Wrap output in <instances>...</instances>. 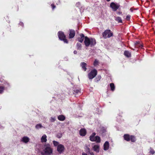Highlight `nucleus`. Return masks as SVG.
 I'll return each instance as SVG.
<instances>
[{
    "instance_id": "nucleus-25",
    "label": "nucleus",
    "mask_w": 155,
    "mask_h": 155,
    "mask_svg": "<svg viewBox=\"0 0 155 155\" xmlns=\"http://www.w3.org/2000/svg\"><path fill=\"white\" fill-rule=\"evenodd\" d=\"M110 86L111 88V90L112 91H114L115 89V86L114 84L113 83H111L110 84Z\"/></svg>"
},
{
    "instance_id": "nucleus-1",
    "label": "nucleus",
    "mask_w": 155,
    "mask_h": 155,
    "mask_svg": "<svg viewBox=\"0 0 155 155\" xmlns=\"http://www.w3.org/2000/svg\"><path fill=\"white\" fill-rule=\"evenodd\" d=\"M53 152V149L51 148L50 144H46L44 146L43 151L41 152L42 155H50Z\"/></svg>"
},
{
    "instance_id": "nucleus-26",
    "label": "nucleus",
    "mask_w": 155,
    "mask_h": 155,
    "mask_svg": "<svg viewBox=\"0 0 155 155\" xmlns=\"http://www.w3.org/2000/svg\"><path fill=\"white\" fill-rule=\"evenodd\" d=\"M135 46L137 47H142V45L140 43V42L139 41L135 43Z\"/></svg>"
},
{
    "instance_id": "nucleus-5",
    "label": "nucleus",
    "mask_w": 155,
    "mask_h": 155,
    "mask_svg": "<svg viewBox=\"0 0 155 155\" xmlns=\"http://www.w3.org/2000/svg\"><path fill=\"white\" fill-rule=\"evenodd\" d=\"M97 74V71L96 70L94 69L92 70L88 74V77L90 79H92L94 78Z\"/></svg>"
},
{
    "instance_id": "nucleus-17",
    "label": "nucleus",
    "mask_w": 155,
    "mask_h": 155,
    "mask_svg": "<svg viewBox=\"0 0 155 155\" xmlns=\"http://www.w3.org/2000/svg\"><path fill=\"white\" fill-rule=\"evenodd\" d=\"M124 138L125 140L127 141H129L130 140V137L128 134H125L124 135Z\"/></svg>"
},
{
    "instance_id": "nucleus-14",
    "label": "nucleus",
    "mask_w": 155,
    "mask_h": 155,
    "mask_svg": "<svg viewBox=\"0 0 155 155\" xmlns=\"http://www.w3.org/2000/svg\"><path fill=\"white\" fill-rule=\"evenodd\" d=\"M94 140L92 141H95L97 143H99L101 142L100 137L98 136H96L94 139Z\"/></svg>"
},
{
    "instance_id": "nucleus-35",
    "label": "nucleus",
    "mask_w": 155,
    "mask_h": 155,
    "mask_svg": "<svg viewBox=\"0 0 155 155\" xmlns=\"http://www.w3.org/2000/svg\"><path fill=\"white\" fill-rule=\"evenodd\" d=\"M130 15H128L126 18V19L128 21L129 20L130 18Z\"/></svg>"
},
{
    "instance_id": "nucleus-27",
    "label": "nucleus",
    "mask_w": 155,
    "mask_h": 155,
    "mask_svg": "<svg viewBox=\"0 0 155 155\" xmlns=\"http://www.w3.org/2000/svg\"><path fill=\"white\" fill-rule=\"evenodd\" d=\"M130 140L132 142H134L136 141V138L134 136H130Z\"/></svg>"
},
{
    "instance_id": "nucleus-42",
    "label": "nucleus",
    "mask_w": 155,
    "mask_h": 155,
    "mask_svg": "<svg viewBox=\"0 0 155 155\" xmlns=\"http://www.w3.org/2000/svg\"><path fill=\"white\" fill-rule=\"evenodd\" d=\"M82 155H87V154L84 153H83Z\"/></svg>"
},
{
    "instance_id": "nucleus-9",
    "label": "nucleus",
    "mask_w": 155,
    "mask_h": 155,
    "mask_svg": "<svg viewBox=\"0 0 155 155\" xmlns=\"http://www.w3.org/2000/svg\"><path fill=\"white\" fill-rule=\"evenodd\" d=\"M92 148L94 151L98 153L100 150V145L98 144H95L92 147Z\"/></svg>"
},
{
    "instance_id": "nucleus-29",
    "label": "nucleus",
    "mask_w": 155,
    "mask_h": 155,
    "mask_svg": "<svg viewBox=\"0 0 155 155\" xmlns=\"http://www.w3.org/2000/svg\"><path fill=\"white\" fill-rule=\"evenodd\" d=\"M77 49L78 50H81V44L79 43H77Z\"/></svg>"
},
{
    "instance_id": "nucleus-22",
    "label": "nucleus",
    "mask_w": 155,
    "mask_h": 155,
    "mask_svg": "<svg viewBox=\"0 0 155 155\" xmlns=\"http://www.w3.org/2000/svg\"><path fill=\"white\" fill-rule=\"evenodd\" d=\"M106 132V129L104 127H103L101 128L100 133L104 135Z\"/></svg>"
},
{
    "instance_id": "nucleus-39",
    "label": "nucleus",
    "mask_w": 155,
    "mask_h": 155,
    "mask_svg": "<svg viewBox=\"0 0 155 155\" xmlns=\"http://www.w3.org/2000/svg\"><path fill=\"white\" fill-rule=\"evenodd\" d=\"M90 154L91 155H94V154L93 152H91L90 153Z\"/></svg>"
},
{
    "instance_id": "nucleus-8",
    "label": "nucleus",
    "mask_w": 155,
    "mask_h": 155,
    "mask_svg": "<svg viewBox=\"0 0 155 155\" xmlns=\"http://www.w3.org/2000/svg\"><path fill=\"white\" fill-rule=\"evenodd\" d=\"M30 140L29 138L27 136H24L22 137L21 140V141L25 143H27Z\"/></svg>"
},
{
    "instance_id": "nucleus-19",
    "label": "nucleus",
    "mask_w": 155,
    "mask_h": 155,
    "mask_svg": "<svg viewBox=\"0 0 155 155\" xmlns=\"http://www.w3.org/2000/svg\"><path fill=\"white\" fill-rule=\"evenodd\" d=\"M96 133H93L92 134L90 137V140L91 141L94 140V138Z\"/></svg>"
},
{
    "instance_id": "nucleus-43",
    "label": "nucleus",
    "mask_w": 155,
    "mask_h": 155,
    "mask_svg": "<svg viewBox=\"0 0 155 155\" xmlns=\"http://www.w3.org/2000/svg\"><path fill=\"white\" fill-rule=\"evenodd\" d=\"M98 77L100 79L101 78V76H98Z\"/></svg>"
},
{
    "instance_id": "nucleus-13",
    "label": "nucleus",
    "mask_w": 155,
    "mask_h": 155,
    "mask_svg": "<svg viewBox=\"0 0 155 155\" xmlns=\"http://www.w3.org/2000/svg\"><path fill=\"white\" fill-rule=\"evenodd\" d=\"M75 31L73 30H70L69 34V38H73L75 36Z\"/></svg>"
},
{
    "instance_id": "nucleus-18",
    "label": "nucleus",
    "mask_w": 155,
    "mask_h": 155,
    "mask_svg": "<svg viewBox=\"0 0 155 155\" xmlns=\"http://www.w3.org/2000/svg\"><path fill=\"white\" fill-rule=\"evenodd\" d=\"M124 54L127 57H129L131 56L130 53L128 51H125L124 52Z\"/></svg>"
},
{
    "instance_id": "nucleus-4",
    "label": "nucleus",
    "mask_w": 155,
    "mask_h": 155,
    "mask_svg": "<svg viewBox=\"0 0 155 155\" xmlns=\"http://www.w3.org/2000/svg\"><path fill=\"white\" fill-rule=\"evenodd\" d=\"M58 35L59 39L63 41L64 43H67V40L65 38V36L64 33L61 31H59L58 33Z\"/></svg>"
},
{
    "instance_id": "nucleus-46",
    "label": "nucleus",
    "mask_w": 155,
    "mask_h": 155,
    "mask_svg": "<svg viewBox=\"0 0 155 155\" xmlns=\"http://www.w3.org/2000/svg\"><path fill=\"white\" fill-rule=\"evenodd\" d=\"M4 155H5V154H4Z\"/></svg>"
},
{
    "instance_id": "nucleus-44",
    "label": "nucleus",
    "mask_w": 155,
    "mask_h": 155,
    "mask_svg": "<svg viewBox=\"0 0 155 155\" xmlns=\"http://www.w3.org/2000/svg\"><path fill=\"white\" fill-rule=\"evenodd\" d=\"M107 1V2H109L110 1V0H106Z\"/></svg>"
},
{
    "instance_id": "nucleus-40",
    "label": "nucleus",
    "mask_w": 155,
    "mask_h": 155,
    "mask_svg": "<svg viewBox=\"0 0 155 155\" xmlns=\"http://www.w3.org/2000/svg\"><path fill=\"white\" fill-rule=\"evenodd\" d=\"M121 12H117V14L119 15H120V14H121Z\"/></svg>"
},
{
    "instance_id": "nucleus-30",
    "label": "nucleus",
    "mask_w": 155,
    "mask_h": 155,
    "mask_svg": "<svg viewBox=\"0 0 155 155\" xmlns=\"http://www.w3.org/2000/svg\"><path fill=\"white\" fill-rule=\"evenodd\" d=\"M53 144L54 146L55 147L58 146V145H59V143L56 141H55V140H54L53 141Z\"/></svg>"
},
{
    "instance_id": "nucleus-24",
    "label": "nucleus",
    "mask_w": 155,
    "mask_h": 155,
    "mask_svg": "<svg viewBox=\"0 0 155 155\" xmlns=\"http://www.w3.org/2000/svg\"><path fill=\"white\" fill-rule=\"evenodd\" d=\"M35 127L36 129H38L42 128L43 126L41 124H38L35 126Z\"/></svg>"
},
{
    "instance_id": "nucleus-38",
    "label": "nucleus",
    "mask_w": 155,
    "mask_h": 155,
    "mask_svg": "<svg viewBox=\"0 0 155 155\" xmlns=\"http://www.w3.org/2000/svg\"><path fill=\"white\" fill-rule=\"evenodd\" d=\"M19 24L22 26H23V23L22 22H20L19 23Z\"/></svg>"
},
{
    "instance_id": "nucleus-34",
    "label": "nucleus",
    "mask_w": 155,
    "mask_h": 155,
    "mask_svg": "<svg viewBox=\"0 0 155 155\" xmlns=\"http://www.w3.org/2000/svg\"><path fill=\"white\" fill-rule=\"evenodd\" d=\"M81 4L80 2H78L76 4V7L79 8L81 6Z\"/></svg>"
},
{
    "instance_id": "nucleus-3",
    "label": "nucleus",
    "mask_w": 155,
    "mask_h": 155,
    "mask_svg": "<svg viewBox=\"0 0 155 155\" xmlns=\"http://www.w3.org/2000/svg\"><path fill=\"white\" fill-rule=\"evenodd\" d=\"M103 37L104 38H109L113 35V33L110 30L107 29L102 34Z\"/></svg>"
},
{
    "instance_id": "nucleus-31",
    "label": "nucleus",
    "mask_w": 155,
    "mask_h": 155,
    "mask_svg": "<svg viewBox=\"0 0 155 155\" xmlns=\"http://www.w3.org/2000/svg\"><path fill=\"white\" fill-rule=\"evenodd\" d=\"M62 136V134L61 133H58L56 135V137L59 138H61Z\"/></svg>"
},
{
    "instance_id": "nucleus-33",
    "label": "nucleus",
    "mask_w": 155,
    "mask_h": 155,
    "mask_svg": "<svg viewBox=\"0 0 155 155\" xmlns=\"http://www.w3.org/2000/svg\"><path fill=\"white\" fill-rule=\"evenodd\" d=\"M150 153H151L152 154H153L155 153V151L153 149H152L150 148Z\"/></svg>"
},
{
    "instance_id": "nucleus-41",
    "label": "nucleus",
    "mask_w": 155,
    "mask_h": 155,
    "mask_svg": "<svg viewBox=\"0 0 155 155\" xmlns=\"http://www.w3.org/2000/svg\"><path fill=\"white\" fill-rule=\"evenodd\" d=\"M74 53L75 54H76L77 53V51H74Z\"/></svg>"
},
{
    "instance_id": "nucleus-45",
    "label": "nucleus",
    "mask_w": 155,
    "mask_h": 155,
    "mask_svg": "<svg viewBox=\"0 0 155 155\" xmlns=\"http://www.w3.org/2000/svg\"><path fill=\"white\" fill-rule=\"evenodd\" d=\"M88 149L89 150V148H88Z\"/></svg>"
},
{
    "instance_id": "nucleus-37",
    "label": "nucleus",
    "mask_w": 155,
    "mask_h": 155,
    "mask_svg": "<svg viewBox=\"0 0 155 155\" xmlns=\"http://www.w3.org/2000/svg\"><path fill=\"white\" fill-rule=\"evenodd\" d=\"M51 6L53 9H54V8H55V6L54 4H53L51 5Z\"/></svg>"
},
{
    "instance_id": "nucleus-36",
    "label": "nucleus",
    "mask_w": 155,
    "mask_h": 155,
    "mask_svg": "<svg viewBox=\"0 0 155 155\" xmlns=\"http://www.w3.org/2000/svg\"><path fill=\"white\" fill-rule=\"evenodd\" d=\"M74 91L75 93H78L80 92V91L79 90H75Z\"/></svg>"
},
{
    "instance_id": "nucleus-12",
    "label": "nucleus",
    "mask_w": 155,
    "mask_h": 155,
    "mask_svg": "<svg viewBox=\"0 0 155 155\" xmlns=\"http://www.w3.org/2000/svg\"><path fill=\"white\" fill-rule=\"evenodd\" d=\"M80 134L82 136H84L85 135L86 133V131L84 129H81L79 131Z\"/></svg>"
},
{
    "instance_id": "nucleus-20",
    "label": "nucleus",
    "mask_w": 155,
    "mask_h": 155,
    "mask_svg": "<svg viewBox=\"0 0 155 155\" xmlns=\"http://www.w3.org/2000/svg\"><path fill=\"white\" fill-rule=\"evenodd\" d=\"M65 117L63 115H60L58 117V119L61 121H63L65 120Z\"/></svg>"
},
{
    "instance_id": "nucleus-23",
    "label": "nucleus",
    "mask_w": 155,
    "mask_h": 155,
    "mask_svg": "<svg viewBox=\"0 0 155 155\" xmlns=\"http://www.w3.org/2000/svg\"><path fill=\"white\" fill-rule=\"evenodd\" d=\"M99 64V62L98 60H97V59H95L94 62V65L96 67L97 65H98Z\"/></svg>"
},
{
    "instance_id": "nucleus-6",
    "label": "nucleus",
    "mask_w": 155,
    "mask_h": 155,
    "mask_svg": "<svg viewBox=\"0 0 155 155\" xmlns=\"http://www.w3.org/2000/svg\"><path fill=\"white\" fill-rule=\"evenodd\" d=\"M120 6V5L114 2H111L110 5V7L114 11H116L119 8Z\"/></svg>"
},
{
    "instance_id": "nucleus-2",
    "label": "nucleus",
    "mask_w": 155,
    "mask_h": 155,
    "mask_svg": "<svg viewBox=\"0 0 155 155\" xmlns=\"http://www.w3.org/2000/svg\"><path fill=\"white\" fill-rule=\"evenodd\" d=\"M84 43L86 47L89 46L92 47L94 46L96 44L95 40L93 38H89L87 37H84Z\"/></svg>"
},
{
    "instance_id": "nucleus-21",
    "label": "nucleus",
    "mask_w": 155,
    "mask_h": 155,
    "mask_svg": "<svg viewBox=\"0 0 155 155\" xmlns=\"http://www.w3.org/2000/svg\"><path fill=\"white\" fill-rule=\"evenodd\" d=\"M115 20L117 21L118 23H122V20L121 18L120 17H117L115 18Z\"/></svg>"
},
{
    "instance_id": "nucleus-10",
    "label": "nucleus",
    "mask_w": 155,
    "mask_h": 155,
    "mask_svg": "<svg viewBox=\"0 0 155 155\" xmlns=\"http://www.w3.org/2000/svg\"><path fill=\"white\" fill-rule=\"evenodd\" d=\"M104 150H107L109 149V144L108 141H106L105 142L103 145Z\"/></svg>"
},
{
    "instance_id": "nucleus-11",
    "label": "nucleus",
    "mask_w": 155,
    "mask_h": 155,
    "mask_svg": "<svg viewBox=\"0 0 155 155\" xmlns=\"http://www.w3.org/2000/svg\"><path fill=\"white\" fill-rule=\"evenodd\" d=\"M47 136L46 134H43L41 137V141L42 143H45L47 141Z\"/></svg>"
},
{
    "instance_id": "nucleus-28",
    "label": "nucleus",
    "mask_w": 155,
    "mask_h": 155,
    "mask_svg": "<svg viewBox=\"0 0 155 155\" xmlns=\"http://www.w3.org/2000/svg\"><path fill=\"white\" fill-rule=\"evenodd\" d=\"M4 90V87L2 85H0V94L2 93Z\"/></svg>"
},
{
    "instance_id": "nucleus-32",
    "label": "nucleus",
    "mask_w": 155,
    "mask_h": 155,
    "mask_svg": "<svg viewBox=\"0 0 155 155\" xmlns=\"http://www.w3.org/2000/svg\"><path fill=\"white\" fill-rule=\"evenodd\" d=\"M56 120V118L55 117H51L50 121L52 122H54Z\"/></svg>"
},
{
    "instance_id": "nucleus-7",
    "label": "nucleus",
    "mask_w": 155,
    "mask_h": 155,
    "mask_svg": "<svg viewBox=\"0 0 155 155\" xmlns=\"http://www.w3.org/2000/svg\"><path fill=\"white\" fill-rule=\"evenodd\" d=\"M65 149L64 146L61 144H60L58 145L57 147V150L60 153H61L63 152Z\"/></svg>"
},
{
    "instance_id": "nucleus-15",
    "label": "nucleus",
    "mask_w": 155,
    "mask_h": 155,
    "mask_svg": "<svg viewBox=\"0 0 155 155\" xmlns=\"http://www.w3.org/2000/svg\"><path fill=\"white\" fill-rule=\"evenodd\" d=\"M80 38H78V41L80 42H82L84 39V36L83 34H81L80 35Z\"/></svg>"
},
{
    "instance_id": "nucleus-16",
    "label": "nucleus",
    "mask_w": 155,
    "mask_h": 155,
    "mask_svg": "<svg viewBox=\"0 0 155 155\" xmlns=\"http://www.w3.org/2000/svg\"><path fill=\"white\" fill-rule=\"evenodd\" d=\"M81 65L82 69L84 71H85L87 69V68H86L87 64L84 62H82L81 63Z\"/></svg>"
}]
</instances>
